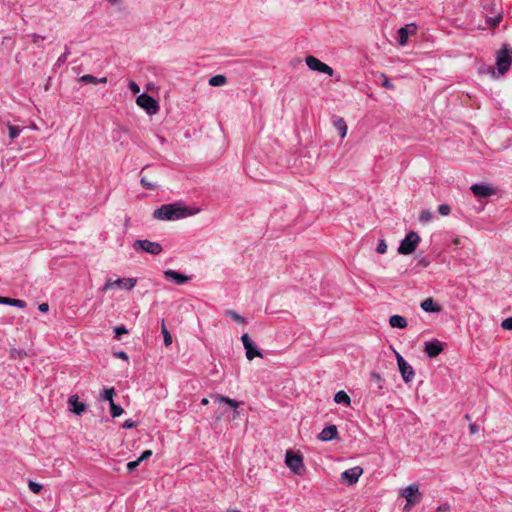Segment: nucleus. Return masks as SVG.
I'll return each mask as SVG.
<instances>
[{"label": "nucleus", "instance_id": "f257e3e1", "mask_svg": "<svg viewBox=\"0 0 512 512\" xmlns=\"http://www.w3.org/2000/svg\"><path fill=\"white\" fill-rule=\"evenodd\" d=\"M194 212L180 203H169L160 206L153 212V217L162 221H173L193 215Z\"/></svg>", "mask_w": 512, "mask_h": 512}, {"label": "nucleus", "instance_id": "f03ea898", "mask_svg": "<svg viewBox=\"0 0 512 512\" xmlns=\"http://www.w3.org/2000/svg\"><path fill=\"white\" fill-rule=\"evenodd\" d=\"M511 64L512 49L508 44H503L496 56L497 76H503L510 69Z\"/></svg>", "mask_w": 512, "mask_h": 512}, {"label": "nucleus", "instance_id": "7ed1b4c3", "mask_svg": "<svg viewBox=\"0 0 512 512\" xmlns=\"http://www.w3.org/2000/svg\"><path fill=\"white\" fill-rule=\"evenodd\" d=\"M419 242L420 237L417 232H408L398 247V253L402 255H409L413 253L416 250Z\"/></svg>", "mask_w": 512, "mask_h": 512}, {"label": "nucleus", "instance_id": "20e7f679", "mask_svg": "<svg viewBox=\"0 0 512 512\" xmlns=\"http://www.w3.org/2000/svg\"><path fill=\"white\" fill-rule=\"evenodd\" d=\"M137 284V278H118L116 280L107 279L105 284L101 287V292H106L114 286H118L121 289L132 290Z\"/></svg>", "mask_w": 512, "mask_h": 512}, {"label": "nucleus", "instance_id": "39448f33", "mask_svg": "<svg viewBox=\"0 0 512 512\" xmlns=\"http://www.w3.org/2000/svg\"><path fill=\"white\" fill-rule=\"evenodd\" d=\"M395 356L403 381L405 383L412 382L415 377L413 367L398 352H395Z\"/></svg>", "mask_w": 512, "mask_h": 512}, {"label": "nucleus", "instance_id": "423d86ee", "mask_svg": "<svg viewBox=\"0 0 512 512\" xmlns=\"http://www.w3.org/2000/svg\"><path fill=\"white\" fill-rule=\"evenodd\" d=\"M136 103L145 109L149 115L156 114L159 110L158 102L147 93L140 94L136 99Z\"/></svg>", "mask_w": 512, "mask_h": 512}, {"label": "nucleus", "instance_id": "0eeeda50", "mask_svg": "<svg viewBox=\"0 0 512 512\" xmlns=\"http://www.w3.org/2000/svg\"><path fill=\"white\" fill-rule=\"evenodd\" d=\"M306 65L308 68L312 71H317L319 73L327 74L329 76H332L334 74V70L325 64L324 62L320 61L318 58L314 56H307L305 58Z\"/></svg>", "mask_w": 512, "mask_h": 512}, {"label": "nucleus", "instance_id": "6e6552de", "mask_svg": "<svg viewBox=\"0 0 512 512\" xmlns=\"http://www.w3.org/2000/svg\"><path fill=\"white\" fill-rule=\"evenodd\" d=\"M135 250H142L152 255H158L162 252V245L158 242L149 240H136L133 244Z\"/></svg>", "mask_w": 512, "mask_h": 512}, {"label": "nucleus", "instance_id": "1a4fd4ad", "mask_svg": "<svg viewBox=\"0 0 512 512\" xmlns=\"http://www.w3.org/2000/svg\"><path fill=\"white\" fill-rule=\"evenodd\" d=\"M362 474L363 469L360 466H354L341 473V481L347 485H354Z\"/></svg>", "mask_w": 512, "mask_h": 512}, {"label": "nucleus", "instance_id": "9d476101", "mask_svg": "<svg viewBox=\"0 0 512 512\" xmlns=\"http://www.w3.org/2000/svg\"><path fill=\"white\" fill-rule=\"evenodd\" d=\"M285 463L288 468L295 473H300L304 466L302 456L292 451L286 452Z\"/></svg>", "mask_w": 512, "mask_h": 512}, {"label": "nucleus", "instance_id": "9b49d317", "mask_svg": "<svg viewBox=\"0 0 512 512\" xmlns=\"http://www.w3.org/2000/svg\"><path fill=\"white\" fill-rule=\"evenodd\" d=\"M400 494L406 499L407 504L415 505L418 500L414 496H420L419 487L417 484H411L405 487Z\"/></svg>", "mask_w": 512, "mask_h": 512}, {"label": "nucleus", "instance_id": "f8f14e48", "mask_svg": "<svg viewBox=\"0 0 512 512\" xmlns=\"http://www.w3.org/2000/svg\"><path fill=\"white\" fill-rule=\"evenodd\" d=\"M470 190L476 197H489L494 195L496 192L492 186L478 183L473 184L470 187Z\"/></svg>", "mask_w": 512, "mask_h": 512}, {"label": "nucleus", "instance_id": "ddd939ff", "mask_svg": "<svg viewBox=\"0 0 512 512\" xmlns=\"http://www.w3.org/2000/svg\"><path fill=\"white\" fill-rule=\"evenodd\" d=\"M443 351V346L438 340L426 341L424 343V352L430 358L437 357Z\"/></svg>", "mask_w": 512, "mask_h": 512}, {"label": "nucleus", "instance_id": "4468645a", "mask_svg": "<svg viewBox=\"0 0 512 512\" xmlns=\"http://www.w3.org/2000/svg\"><path fill=\"white\" fill-rule=\"evenodd\" d=\"M416 31L415 24H408L404 27H401L397 31V42L399 45L404 46L408 42L409 34H413Z\"/></svg>", "mask_w": 512, "mask_h": 512}, {"label": "nucleus", "instance_id": "2eb2a0df", "mask_svg": "<svg viewBox=\"0 0 512 512\" xmlns=\"http://www.w3.org/2000/svg\"><path fill=\"white\" fill-rule=\"evenodd\" d=\"M164 276L166 279L172 280L177 285L185 284L186 282H188L190 280V277H188L182 273H179L175 270H172V269L165 270Z\"/></svg>", "mask_w": 512, "mask_h": 512}, {"label": "nucleus", "instance_id": "dca6fc26", "mask_svg": "<svg viewBox=\"0 0 512 512\" xmlns=\"http://www.w3.org/2000/svg\"><path fill=\"white\" fill-rule=\"evenodd\" d=\"M318 438L323 441H331L336 438H338V430L335 425H330L328 427H325L319 434Z\"/></svg>", "mask_w": 512, "mask_h": 512}, {"label": "nucleus", "instance_id": "f3484780", "mask_svg": "<svg viewBox=\"0 0 512 512\" xmlns=\"http://www.w3.org/2000/svg\"><path fill=\"white\" fill-rule=\"evenodd\" d=\"M214 399H215V401H218L220 403L227 404L234 411V413H235L234 418L236 417V415H238V411L237 410H238L239 406L242 404V402H238V401H236L234 399H231V398H229L227 396H223V395H220V394H216L214 396Z\"/></svg>", "mask_w": 512, "mask_h": 512}, {"label": "nucleus", "instance_id": "a211bd4d", "mask_svg": "<svg viewBox=\"0 0 512 512\" xmlns=\"http://www.w3.org/2000/svg\"><path fill=\"white\" fill-rule=\"evenodd\" d=\"M421 309L429 313H437L441 311V306L436 304L433 298L429 297L423 300L420 304Z\"/></svg>", "mask_w": 512, "mask_h": 512}, {"label": "nucleus", "instance_id": "6ab92c4d", "mask_svg": "<svg viewBox=\"0 0 512 512\" xmlns=\"http://www.w3.org/2000/svg\"><path fill=\"white\" fill-rule=\"evenodd\" d=\"M79 81L82 82L83 84L97 85V84L107 83V78L106 77L98 78L91 74H85L79 78Z\"/></svg>", "mask_w": 512, "mask_h": 512}, {"label": "nucleus", "instance_id": "aec40b11", "mask_svg": "<svg viewBox=\"0 0 512 512\" xmlns=\"http://www.w3.org/2000/svg\"><path fill=\"white\" fill-rule=\"evenodd\" d=\"M333 126L338 131L341 138H344L347 135V124L342 117H334Z\"/></svg>", "mask_w": 512, "mask_h": 512}, {"label": "nucleus", "instance_id": "412c9836", "mask_svg": "<svg viewBox=\"0 0 512 512\" xmlns=\"http://www.w3.org/2000/svg\"><path fill=\"white\" fill-rule=\"evenodd\" d=\"M68 403L70 406H72V411L77 414V415H80L82 412H84L85 410V405L84 403L80 402L78 400V397L76 395H72L69 397L68 399Z\"/></svg>", "mask_w": 512, "mask_h": 512}, {"label": "nucleus", "instance_id": "4be33fe9", "mask_svg": "<svg viewBox=\"0 0 512 512\" xmlns=\"http://www.w3.org/2000/svg\"><path fill=\"white\" fill-rule=\"evenodd\" d=\"M389 324L393 328L403 329L407 327V320L401 315H392L389 319Z\"/></svg>", "mask_w": 512, "mask_h": 512}, {"label": "nucleus", "instance_id": "5701e85b", "mask_svg": "<svg viewBox=\"0 0 512 512\" xmlns=\"http://www.w3.org/2000/svg\"><path fill=\"white\" fill-rule=\"evenodd\" d=\"M244 348L246 350V357H247L248 360H252L255 357H262L263 356L261 351L254 344V342L251 343L250 345H247Z\"/></svg>", "mask_w": 512, "mask_h": 512}, {"label": "nucleus", "instance_id": "b1692460", "mask_svg": "<svg viewBox=\"0 0 512 512\" xmlns=\"http://www.w3.org/2000/svg\"><path fill=\"white\" fill-rule=\"evenodd\" d=\"M334 401L337 403V404H342V405H345V406H349L350 403H351V399L350 397L348 396V394L341 390V391H338L335 395H334Z\"/></svg>", "mask_w": 512, "mask_h": 512}, {"label": "nucleus", "instance_id": "393cba45", "mask_svg": "<svg viewBox=\"0 0 512 512\" xmlns=\"http://www.w3.org/2000/svg\"><path fill=\"white\" fill-rule=\"evenodd\" d=\"M226 82L227 78L222 74L214 75L209 79V85L213 87L223 86Z\"/></svg>", "mask_w": 512, "mask_h": 512}, {"label": "nucleus", "instance_id": "a878e982", "mask_svg": "<svg viewBox=\"0 0 512 512\" xmlns=\"http://www.w3.org/2000/svg\"><path fill=\"white\" fill-rule=\"evenodd\" d=\"M161 332L163 334L164 345L170 346L172 344V336L170 332L167 330L164 320H162Z\"/></svg>", "mask_w": 512, "mask_h": 512}, {"label": "nucleus", "instance_id": "bb28decb", "mask_svg": "<svg viewBox=\"0 0 512 512\" xmlns=\"http://www.w3.org/2000/svg\"><path fill=\"white\" fill-rule=\"evenodd\" d=\"M114 395H115L114 388H106V389H104V391L101 395V399L108 401L109 404H111L112 402H114V400H113Z\"/></svg>", "mask_w": 512, "mask_h": 512}, {"label": "nucleus", "instance_id": "cd10ccee", "mask_svg": "<svg viewBox=\"0 0 512 512\" xmlns=\"http://www.w3.org/2000/svg\"><path fill=\"white\" fill-rule=\"evenodd\" d=\"M8 130H9V138L11 140H14V139H16L20 135V133L22 132L23 128H21L19 126H15V125L9 124L8 125Z\"/></svg>", "mask_w": 512, "mask_h": 512}, {"label": "nucleus", "instance_id": "c85d7f7f", "mask_svg": "<svg viewBox=\"0 0 512 512\" xmlns=\"http://www.w3.org/2000/svg\"><path fill=\"white\" fill-rule=\"evenodd\" d=\"M5 305H10L22 309L26 307V302L20 299H12L6 297Z\"/></svg>", "mask_w": 512, "mask_h": 512}, {"label": "nucleus", "instance_id": "c756f323", "mask_svg": "<svg viewBox=\"0 0 512 512\" xmlns=\"http://www.w3.org/2000/svg\"><path fill=\"white\" fill-rule=\"evenodd\" d=\"M110 412H111V415L112 417H119L123 414L124 410L121 406L115 404L114 402H112L110 404Z\"/></svg>", "mask_w": 512, "mask_h": 512}, {"label": "nucleus", "instance_id": "7c9ffc66", "mask_svg": "<svg viewBox=\"0 0 512 512\" xmlns=\"http://www.w3.org/2000/svg\"><path fill=\"white\" fill-rule=\"evenodd\" d=\"M225 314L227 316H229L232 320H234L235 322H238V323H246L245 319L239 315L237 312L233 311V310H227L225 312Z\"/></svg>", "mask_w": 512, "mask_h": 512}, {"label": "nucleus", "instance_id": "2f4dec72", "mask_svg": "<svg viewBox=\"0 0 512 512\" xmlns=\"http://www.w3.org/2000/svg\"><path fill=\"white\" fill-rule=\"evenodd\" d=\"M433 218V214L429 210H423L419 216V221L422 223H427Z\"/></svg>", "mask_w": 512, "mask_h": 512}, {"label": "nucleus", "instance_id": "473e14b6", "mask_svg": "<svg viewBox=\"0 0 512 512\" xmlns=\"http://www.w3.org/2000/svg\"><path fill=\"white\" fill-rule=\"evenodd\" d=\"M28 487L30 491L33 492L34 494L40 493L41 490L43 489V486L41 484L31 480L28 482Z\"/></svg>", "mask_w": 512, "mask_h": 512}, {"label": "nucleus", "instance_id": "72a5a7b5", "mask_svg": "<svg viewBox=\"0 0 512 512\" xmlns=\"http://www.w3.org/2000/svg\"><path fill=\"white\" fill-rule=\"evenodd\" d=\"M141 185L145 188V189H148V190H155L158 186L150 181H148L146 179V177H141Z\"/></svg>", "mask_w": 512, "mask_h": 512}, {"label": "nucleus", "instance_id": "f704fd0d", "mask_svg": "<svg viewBox=\"0 0 512 512\" xmlns=\"http://www.w3.org/2000/svg\"><path fill=\"white\" fill-rule=\"evenodd\" d=\"M438 212L442 216H448L451 213V207L448 204H441L438 206Z\"/></svg>", "mask_w": 512, "mask_h": 512}, {"label": "nucleus", "instance_id": "c9c22d12", "mask_svg": "<svg viewBox=\"0 0 512 512\" xmlns=\"http://www.w3.org/2000/svg\"><path fill=\"white\" fill-rule=\"evenodd\" d=\"M114 332H115V338L120 339V336L122 334L128 333V329L125 326L121 325V326L115 327Z\"/></svg>", "mask_w": 512, "mask_h": 512}, {"label": "nucleus", "instance_id": "e433bc0d", "mask_svg": "<svg viewBox=\"0 0 512 512\" xmlns=\"http://www.w3.org/2000/svg\"><path fill=\"white\" fill-rule=\"evenodd\" d=\"M376 251L379 254L386 253V251H387V244H386L385 240H383V239L379 240V243H378V245L376 247Z\"/></svg>", "mask_w": 512, "mask_h": 512}, {"label": "nucleus", "instance_id": "4c0bfd02", "mask_svg": "<svg viewBox=\"0 0 512 512\" xmlns=\"http://www.w3.org/2000/svg\"><path fill=\"white\" fill-rule=\"evenodd\" d=\"M371 380L378 384V389H382V377L377 372L371 373Z\"/></svg>", "mask_w": 512, "mask_h": 512}, {"label": "nucleus", "instance_id": "58836bf2", "mask_svg": "<svg viewBox=\"0 0 512 512\" xmlns=\"http://www.w3.org/2000/svg\"><path fill=\"white\" fill-rule=\"evenodd\" d=\"M501 327L505 330H512V317L504 319L501 323Z\"/></svg>", "mask_w": 512, "mask_h": 512}, {"label": "nucleus", "instance_id": "ea45409f", "mask_svg": "<svg viewBox=\"0 0 512 512\" xmlns=\"http://www.w3.org/2000/svg\"><path fill=\"white\" fill-rule=\"evenodd\" d=\"M128 87L132 93L137 94L140 92V87L135 81H129Z\"/></svg>", "mask_w": 512, "mask_h": 512}, {"label": "nucleus", "instance_id": "a19ab883", "mask_svg": "<svg viewBox=\"0 0 512 512\" xmlns=\"http://www.w3.org/2000/svg\"><path fill=\"white\" fill-rule=\"evenodd\" d=\"M139 465H140V462L138 459L135 461L128 462V464H127L128 472H130V473L133 472Z\"/></svg>", "mask_w": 512, "mask_h": 512}, {"label": "nucleus", "instance_id": "79ce46f5", "mask_svg": "<svg viewBox=\"0 0 512 512\" xmlns=\"http://www.w3.org/2000/svg\"><path fill=\"white\" fill-rule=\"evenodd\" d=\"M151 456H152V451L151 450H145V451H143L141 456L138 458V460L141 463V462H143L145 460H148Z\"/></svg>", "mask_w": 512, "mask_h": 512}, {"label": "nucleus", "instance_id": "37998d69", "mask_svg": "<svg viewBox=\"0 0 512 512\" xmlns=\"http://www.w3.org/2000/svg\"><path fill=\"white\" fill-rule=\"evenodd\" d=\"M70 55V49L68 46L65 47V51L64 53H62L59 58H58V62H65L68 58V56Z\"/></svg>", "mask_w": 512, "mask_h": 512}, {"label": "nucleus", "instance_id": "c03bdc74", "mask_svg": "<svg viewBox=\"0 0 512 512\" xmlns=\"http://www.w3.org/2000/svg\"><path fill=\"white\" fill-rule=\"evenodd\" d=\"M241 341H242V344H243L244 347H246L247 345H250L251 343H253V341L251 340L250 336L247 333H244L241 336Z\"/></svg>", "mask_w": 512, "mask_h": 512}, {"label": "nucleus", "instance_id": "a18cd8bd", "mask_svg": "<svg viewBox=\"0 0 512 512\" xmlns=\"http://www.w3.org/2000/svg\"><path fill=\"white\" fill-rule=\"evenodd\" d=\"M135 426H136V422H135V421H133L132 419H127V420H125V421H124V423L122 424V427H123L124 429H131V428H133V427H135Z\"/></svg>", "mask_w": 512, "mask_h": 512}, {"label": "nucleus", "instance_id": "49530a36", "mask_svg": "<svg viewBox=\"0 0 512 512\" xmlns=\"http://www.w3.org/2000/svg\"><path fill=\"white\" fill-rule=\"evenodd\" d=\"M418 265L426 268L430 265V260L427 257H421L418 259Z\"/></svg>", "mask_w": 512, "mask_h": 512}, {"label": "nucleus", "instance_id": "de8ad7c7", "mask_svg": "<svg viewBox=\"0 0 512 512\" xmlns=\"http://www.w3.org/2000/svg\"><path fill=\"white\" fill-rule=\"evenodd\" d=\"M383 77H384V81L382 83V86L387 89H393L394 85L392 84V82L387 77H385V75H383Z\"/></svg>", "mask_w": 512, "mask_h": 512}, {"label": "nucleus", "instance_id": "09e8293b", "mask_svg": "<svg viewBox=\"0 0 512 512\" xmlns=\"http://www.w3.org/2000/svg\"><path fill=\"white\" fill-rule=\"evenodd\" d=\"M114 355L117 357V358H120V359H123L125 361H128L129 357L127 355L126 352L124 351H118V352H115Z\"/></svg>", "mask_w": 512, "mask_h": 512}, {"label": "nucleus", "instance_id": "8fccbe9b", "mask_svg": "<svg viewBox=\"0 0 512 512\" xmlns=\"http://www.w3.org/2000/svg\"><path fill=\"white\" fill-rule=\"evenodd\" d=\"M31 37H32V42L35 43V44L38 43L40 40H44L45 39L44 36L36 34V33H33L31 35Z\"/></svg>", "mask_w": 512, "mask_h": 512}, {"label": "nucleus", "instance_id": "3c124183", "mask_svg": "<svg viewBox=\"0 0 512 512\" xmlns=\"http://www.w3.org/2000/svg\"><path fill=\"white\" fill-rule=\"evenodd\" d=\"M38 310H39L40 312H42V313H46V312H48V311H49V305H48V303H41V304H39V306H38Z\"/></svg>", "mask_w": 512, "mask_h": 512}, {"label": "nucleus", "instance_id": "603ef678", "mask_svg": "<svg viewBox=\"0 0 512 512\" xmlns=\"http://www.w3.org/2000/svg\"><path fill=\"white\" fill-rule=\"evenodd\" d=\"M449 511H450V506L448 504H442L436 510V512H449Z\"/></svg>", "mask_w": 512, "mask_h": 512}, {"label": "nucleus", "instance_id": "864d4df0", "mask_svg": "<svg viewBox=\"0 0 512 512\" xmlns=\"http://www.w3.org/2000/svg\"><path fill=\"white\" fill-rule=\"evenodd\" d=\"M469 431H470L471 434L477 433L479 431L478 425L476 423H471L469 425Z\"/></svg>", "mask_w": 512, "mask_h": 512}, {"label": "nucleus", "instance_id": "5fc2aeb1", "mask_svg": "<svg viewBox=\"0 0 512 512\" xmlns=\"http://www.w3.org/2000/svg\"><path fill=\"white\" fill-rule=\"evenodd\" d=\"M209 403V400L207 398H202L201 399V404L202 405H207Z\"/></svg>", "mask_w": 512, "mask_h": 512}, {"label": "nucleus", "instance_id": "6e6d98bb", "mask_svg": "<svg viewBox=\"0 0 512 512\" xmlns=\"http://www.w3.org/2000/svg\"><path fill=\"white\" fill-rule=\"evenodd\" d=\"M5 302H6V297L0 296V304H5Z\"/></svg>", "mask_w": 512, "mask_h": 512}, {"label": "nucleus", "instance_id": "4d7b16f0", "mask_svg": "<svg viewBox=\"0 0 512 512\" xmlns=\"http://www.w3.org/2000/svg\"><path fill=\"white\" fill-rule=\"evenodd\" d=\"M411 506H412V505H410V504H407V503H406V505H405L404 509H405V510H408Z\"/></svg>", "mask_w": 512, "mask_h": 512}, {"label": "nucleus", "instance_id": "13d9d810", "mask_svg": "<svg viewBox=\"0 0 512 512\" xmlns=\"http://www.w3.org/2000/svg\"><path fill=\"white\" fill-rule=\"evenodd\" d=\"M233 512H240V511H238V510H234Z\"/></svg>", "mask_w": 512, "mask_h": 512}]
</instances>
